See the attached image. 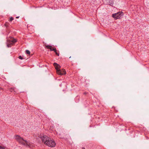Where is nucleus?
Returning <instances> with one entry per match:
<instances>
[{
    "instance_id": "1",
    "label": "nucleus",
    "mask_w": 149,
    "mask_h": 149,
    "mask_svg": "<svg viewBox=\"0 0 149 149\" xmlns=\"http://www.w3.org/2000/svg\"><path fill=\"white\" fill-rule=\"evenodd\" d=\"M42 142L46 145L51 147L55 146L56 143L55 141L52 140L48 136L46 135H41L39 136Z\"/></svg>"
},
{
    "instance_id": "2",
    "label": "nucleus",
    "mask_w": 149,
    "mask_h": 149,
    "mask_svg": "<svg viewBox=\"0 0 149 149\" xmlns=\"http://www.w3.org/2000/svg\"><path fill=\"white\" fill-rule=\"evenodd\" d=\"M14 137L15 140L19 143L26 146H29V142L26 140H24L23 138L20 136L16 135Z\"/></svg>"
},
{
    "instance_id": "3",
    "label": "nucleus",
    "mask_w": 149,
    "mask_h": 149,
    "mask_svg": "<svg viewBox=\"0 0 149 149\" xmlns=\"http://www.w3.org/2000/svg\"><path fill=\"white\" fill-rule=\"evenodd\" d=\"M16 41V39H14L12 37L10 39H8L7 43V47H11Z\"/></svg>"
},
{
    "instance_id": "4",
    "label": "nucleus",
    "mask_w": 149,
    "mask_h": 149,
    "mask_svg": "<svg viewBox=\"0 0 149 149\" xmlns=\"http://www.w3.org/2000/svg\"><path fill=\"white\" fill-rule=\"evenodd\" d=\"M123 15V13L121 12H119L117 13L112 14V16L116 19H117L120 18Z\"/></svg>"
},
{
    "instance_id": "5",
    "label": "nucleus",
    "mask_w": 149,
    "mask_h": 149,
    "mask_svg": "<svg viewBox=\"0 0 149 149\" xmlns=\"http://www.w3.org/2000/svg\"><path fill=\"white\" fill-rule=\"evenodd\" d=\"M64 130L62 128H58L57 129V133L60 136V138H62V136L64 134Z\"/></svg>"
},
{
    "instance_id": "6",
    "label": "nucleus",
    "mask_w": 149,
    "mask_h": 149,
    "mask_svg": "<svg viewBox=\"0 0 149 149\" xmlns=\"http://www.w3.org/2000/svg\"><path fill=\"white\" fill-rule=\"evenodd\" d=\"M57 73L60 75H64L66 74V71L64 69H59V70H57Z\"/></svg>"
},
{
    "instance_id": "7",
    "label": "nucleus",
    "mask_w": 149,
    "mask_h": 149,
    "mask_svg": "<svg viewBox=\"0 0 149 149\" xmlns=\"http://www.w3.org/2000/svg\"><path fill=\"white\" fill-rule=\"evenodd\" d=\"M45 47L46 48L50 49L51 51H56V48H55L52 49V47L51 46V45H45Z\"/></svg>"
},
{
    "instance_id": "8",
    "label": "nucleus",
    "mask_w": 149,
    "mask_h": 149,
    "mask_svg": "<svg viewBox=\"0 0 149 149\" xmlns=\"http://www.w3.org/2000/svg\"><path fill=\"white\" fill-rule=\"evenodd\" d=\"M53 65L55 67L56 69V70L57 73V70H59V69L61 68L60 66L56 63H54L53 64Z\"/></svg>"
},
{
    "instance_id": "9",
    "label": "nucleus",
    "mask_w": 149,
    "mask_h": 149,
    "mask_svg": "<svg viewBox=\"0 0 149 149\" xmlns=\"http://www.w3.org/2000/svg\"><path fill=\"white\" fill-rule=\"evenodd\" d=\"M9 25V23L8 22H6L4 24L5 26L6 27H8V26Z\"/></svg>"
},
{
    "instance_id": "10",
    "label": "nucleus",
    "mask_w": 149,
    "mask_h": 149,
    "mask_svg": "<svg viewBox=\"0 0 149 149\" xmlns=\"http://www.w3.org/2000/svg\"><path fill=\"white\" fill-rule=\"evenodd\" d=\"M54 52H55L56 54L58 56H59V53H58V52H57V51L56 49V51H54Z\"/></svg>"
},
{
    "instance_id": "11",
    "label": "nucleus",
    "mask_w": 149,
    "mask_h": 149,
    "mask_svg": "<svg viewBox=\"0 0 149 149\" xmlns=\"http://www.w3.org/2000/svg\"><path fill=\"white\" fill-rule=\"evenodd\" d=\"M26 54H30V52L28 50H27L26 51Z\"/></svg>"
},
{
    "instance_id": "12",
    "label": "nucleus",
    "mask_w": 149,
    "mask_h": 149,
    "mask_svg": "<svg viewBox=\"0 0 149 149\" xmlns=\"http://www.w3.org/2000/svg\"><path fill=\"white\" fill-rule=\"evenodd\" d=\"M14 19V18L13 17H11L10 18V19H9V21L11 22Z\"/></svg>"
},
{
    "instance_id": "13",
    "label": "nucleus",
    "mask_w": 149,
    "mask_h": 149,
    "mask_svg": "<svg viewBox=\"0 0 149 149\" xmlns=\"http://www.w3.org/2000/svg\"><path fill=\"white\" fill-rule=\"evenodd\" d=\"M111 2V3H110V5L112 6L113 4V1H112L111 0H110L109 2L110 3Z\"/></svg>"
},
{
    "instance_id": "14",
    "label": "nucleus",
    "mask_w": 149,
    "mask_h": 149,
    "mask_svg": "<svg viewBox=\"0 0 149 149\" xmlns=\"http://www.w3.org/2000/svg\"><path fill=\"white\" fill-rule=\"evenodd\" d=\"M19 58L20 59H21V60H22L23 59L22 57L21 56H19Z\"/></svg>"
},
{
    "instance_id": "15",
    "label": "nucleus",
    "mask_w": 149,
    "mask_h": 149,
    "mask_svg": "<svg viewBox=\"0 0 149 149\" xmlns=\"http://www.w3.org/2000/svg\"><path fill=\"white\" fill-rule=\"evenodd\" d=\"M13 90H14L13 88H12L10 89V91L11 92H12Z\"/></svg>"
},
{
    "instance_id": "16",
    "label": "nucleus",
    "mask_w": 149,
    "mask_h": 149,
    "mask_svg": "<svg viewBox=\"0 0 149 149\" xmlns=\"http://www.w3.org/2000/svg\"><path fill=\"white\" fill-rule=\"evenodd\" d=\"M4 148H3L1 146H0V149H4Z\"/></svg>"
},
{
    "instance_id": "17",
    "label": "nucleus",
    "mask_w": 149,
    "mask_h": 149,
    "mask_svg": "<svg viewBox=\"0 0 149 149\" xmlns=\"http://www.w3.org/2000/svg\"><path fill=\"white\" fill-rule=\"evenodd\" d=\"M19 16L16 17V18H19Z\"/></svg>"
},
{
    "instance_id": "18",
    "label": "nucleus",
    "mask_w": 149,
    "mask_h": 149,
    "mask_svg": "<svg viewBox=\"0 0 149 149\" xmlns=\"http://www.w3.org/2000/svg\"><path fill=\"white\" fill-rule=\"evenodd\" d=\"M82 149H85L84 148H82Z\"/></svg>"
},
{
    "instance_id": "19",
    "label": "nucleus",
    "mask_w": 149,
    "mask_h": 149,
    "mask_svg": "<svg viewBox=\"0 0 149 149\" xmlns=\"http://www.w3.org/2000/svg\"><path fill=\"white\" fill-rule=\"evenodd\" d=\"M71 57L70 56V57H69V58H70Z\"/></svg>"
}]
</instances>
